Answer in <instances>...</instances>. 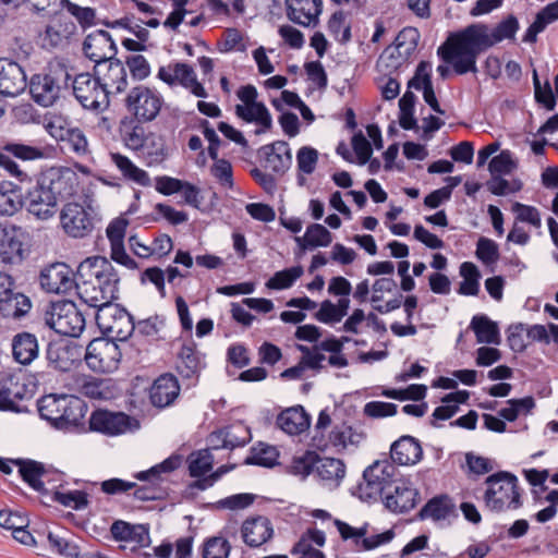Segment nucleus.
I'll return each mask as SVG.
<instances>
[{
	"instance_id": "nucleus-1",
	"label": "nucleus",
	"mask_w": 558,
	"mask_h": 558,
	"mask_svg": "<svg viewBox=\"0 0 558 558\" xmlns=\"http://www.w3.org/2000/svg\"><path fill=\"white\" fill-rule=\"evenodd\" d=\"M519 29L514 15H508L489 33V27L475 23L464 29L451 34L447 41L438 48V56L453 65L457 74L476 72L477 56L505 39H513Z\"/></svg>"
},
{
	"instance_id": "nucleus-2",
	"label": "nucleus",
	"mask_w": 558,
	"mask_h": 558,
	"mask_svg": "<svg viewBox=\"0 0 558 558\" xmlns=\"http://www.w3.org/2000/svg\"><path fill=\"white\" fill-rule=\"evenodd\" d=\"M77 177L65 167H50L35 175L25 190V208L38 220H48L58 211V204L76 192Z\"/></svg>"
},
{
	"instance_id": "nucleus-3",
	"label": "nucleus",
	"mask_w": 558,
	"mask_h": 558,
	"mask_svg": "<svg viewBox=\"0 0 558 558\" xmlns=\"http://www.w3.org/2000/svg\"><path fill=\"white\" fill-rule=\"evenodd\" d=\"M488 488L484 494L487 509L502 512L507 509L517 510L522 507L518 478L512 473L500 471L485 480Z\"/></svg>"
},
{
	"instance_id": "nucleus-4",
	"label": "nucleus",
	"mask_w": 558,
	"mask_h": 558,
	"mask_svg": "<svg viewBox=\"0 0 558 558\" xmlns=\"http://www.w3.org/2000/svg\"><path fill=\"white\" fill-rule=\"evenodd\" d=\"M83 401L69 395H47L37 401L41 418L57 428L76 426L83 417Z\"/></svg>"
},
{
	"instance_id": "nucleus-5",
	"label": "nucleus",
	"mask_w": 558,
	"mask_h": 558,
	"mask_svg": "<svg viewBox=\"0 0 558 558\" xmlns=\"http://www.w3.org/2000/svg\"><path fill=\"white\" fill-rule=\"evenodd\" d=\"M70 80L71 75L61 66L33 75L29 82L33 100L43 107L52 106L59 99L62 88L70 86Z\"/></svg>"
},
{
	"instance_id": "nucleus-6",
	"label": "nucleus",
	"mask_w": 558,
	"mask_h": 558,
	"mask_svg": "<svg viewBox=\"0 0 558 558\" xmlns=\"http://www.w3.org/2000/svg\"><path fill=\"white\" fill-rule=\"evenodd\" d=\"M331 424V418L326 410L320 411L318 420L314 427V435L312 437V446L317 450L324 451L329 445L344 449L348 445H359L364 435L353 430L351 426L341 425L335 426L329 433L328 438L325 436V430Z\"/></svg>"
},
{
	"instance_id": "nucleus-7",
	"label": "nucleus",
	"mask_w": 558,
	"mask_h": 558,
	"mask_svg": "<svg viewBox=\"0 0 558 558\" xmlns=\"http://www.w3.org/2000/svg\"><path fill=\"white\" fill-rule=\"evenodd\" d=\"M95 319L101 333L112 341H125L135 330L132 315L116 303L97 310Z\"/></svg>"
},
{
	"instance_id": "nucleus-8",
	"label": "nucleus",
	"mask_w": 558,
	"mask_h": 558,
	"mask_svg": "<svg viewBox=\"0 0 558 558\" xmlns=\"http://www.w3.org/2000/svg\"><path fill=\"white\" fill-rule=\"evenodd\" d=\"M45 319L57 333L68 337H78L85 327L83 313L74 302L68 300L52 303Z\"/></svg>"
},
{
	"instance_id": "nucleus-9",
	"label": "nucleus",
	"mask_w": 558,
	"mask_h": 558,
	"mask_svg": "<svg viewBox=\"0 0 558 558\" xmlns=\"http://www.w3.org/2000/svg\"><path fill=\"white\" fill-rule=\"evenodd\" d=\"M70 86L73 96L85 109L104 111L110 105L107 93L95 74L84 72L76 74L74 77L71 76Z\"/></svg>"
},
{
	"instance_id": "nucleus-10",
	"label": "nucleus",
	"mask_w": 558,
	"mask_h": 558,
	"mask_svg": "<svg viewBox=\"0 0 558 558\" xmlns=\"http://www.w3.org/2000/svg\"><path fill=\"white\" fill-rule=\"evenodd\" d=\"M163 99L160 94L144 85L133 87L126 98L125 107L138 123L150 122L157 118Z\"/></svg>"
},
{
	"instance_id": "nucleus-11",
	"label": "nucleus",
	"mask_w": 558,
	"mask_h": 558,
	"mask_svg": "<svg viewBox=\"0 0 558 558\" xmlns=\"http://www.w3.org/2000/svg\"><path fill=\"white\" fill-rule=\"evenodd\" d=\"M397 469L388 461H375L363 473L364 483L360 484L361 497H384L395 485Z\"/></svg>"
},
{
	"instance_id": "nucleus-12",
	"label": "nucleus",
	"mask_w": 558,
	"mask_h": 558,
	"mask_svg": "<svg viewBox=\"0 0 558 558\" xmlns=\"http://www.w3.org/2000/svg\"><path fill=\"white\" fill-rule=\"evenodd\" d=\"M121 355L116 341L96 338L86 348L85 362L94 372L111 373L118 368Z\"/></svg>"
},
{
	"instance_id": "nucleus-13",
	"label": "nucleus",
	"mask_w": 558,
	"mask_h": 558,
	"mask_svg": "<svg viewBox=\"0 0 558 558\" xmlns=\"http://www.w3.org/2000/svg\"><path fill=\"white\" fill-rule=\"evenodd\" d=\"M236 96L243 105L235 106V114L245 122H256L265 130L272 125L271 116L263 102L256 101L257 89L253 85L242 86Z\"/></svg>"
},
{
	"instance_id": "nucleus-14",
	"label": "nucleus",
	"mask_w": 558,
	"mask_h": 558,
	"mask_svg": "<svg viewBox=\"0 0 558 558\" xmlns=\"http://www.w3.org/2000/svg\"><path fill=\"white\" fill-rule=\"evenodd\" d=\"M32 307L29 299L16 290L14 279L0 271V313L7 318H20Z\"/></svg>"
},
{
	"instance_id": "nucleus-15",
	"label": "nucleus",
	"mask_w": 558,
	"mask_h": 558,
	"mask_svg": "<svg viewBox=\"0 0 558 558\" xmlns=\"http://www.w3.org/2000/svg\"><path fill=\"white\" fill-rule=\"evenodd\" d=\"M180 465V458L172 456L147 471L138 472L135 477L140 481H147L150 485H143L134 490V497L138 500H155L160 498L158 483L162 481V474L170 473Z\"/></svg>"
},
{
	"instance_id": "nucleus-16",
	"label": "nucleus",
	"mask_w": 558,
	"mask_h": 558,
	"mask_svg": "<svg viewBox=\"0 0 558 558\" xmlns=\"http://www.w3.org/2000/svg\"><path fill=\"white\" fill-rule=\"evenodd\" d=\"M60 222L64 232L75 239H82L94 230V217L81 204L68 203L60 213Z\"/></svg>"
},
{
	"instance_id": "nucleus-17",
	"label": "nucleus",
	"mask_w": 558,
	"mask_h": 558,
	"mask_svg": "<svg viewBox=\"0 0 558 558\" xmlns=\"http://www.w3.org/2000/svg\"><path fill=\"white\" fill-rule=\"evenodd\" d=\"M26 236L27 233L21 227H0V267L19 265L23 262Z\"/></svg>"
},
{
	"instance_id": "nucleus-18",
	"label": "nucleus",
	"mask_w": 558,
	"mask_h": 558,
	"mask_svg": "<svg viewBox=\"0 0 558 558\" xmlns=\"http://www.w3.org/2000/svg\"><path fill=\"white\" fill-rule=\"evenodd\" d=\"M94 74L97 75L102 88L110 95L125 92L128 87L126 68L119 59L114 58L108 62H100L94 65Z\"/></svg>"
},
{
	"instance_id": "nucleus-19",
	"label": "nucleus",
	"mask_w": 558,
	"mask_h": 558,
	"mask_svg": "<svg viewBox=\"0 0 558 558\" xmlns=\"http://www.w3.org/2000/svg\"><path fill=\"white\" fill-rule=\"evenodd\" d=\"M83 51L86 58L98 65L100 62L114 59L118 48L107 31L98 29L86 36L83 43Z\"/></svg>"
},
{
	"instance_id": "nucleus-20",
	"label": "nucleus",
	"mask_w": 558,
	"mask_h": 558,
	"mask_svg": "<svg viewBox=\"0 0 558 558\" xmlns=\"http://www.w3.org/2000/svg\"><path fill=\"white\" fill-rule=\"evenodd\" d=\"M40 286L49 293H66L75 286L74 272L64 263H53L41 270Z\"/></svg>"
},
{
	"instance_id": "nucleus-21",
	"label": "nucleus",
	"mask_w": 558,
	"mask_h": 558,
	"mask_svg": "<svg viewBox=\"0 0 558 558\" xmlns=\"http://www.w3.org/2000/svg\"><path fill=\"white\" fill-rule=\"evenodd\" d=\"M27 387L17 377L8 375L0 378V410L16 413L27 412L21 402L27 396Z\"/></svg>"
},
{
	"instance_id": "nucleus-22",
	"label": "nucleus",
	"mask_w": 558,
	"mask_h": 558,
	"mask_svg": "<svg viewBox=\"0 0 558 558\" xmlns=\"http://www.w3.org/2000/svg\"><path fill=\"white\" fill-rule=\"evenodd\" d=\"M26 86L24 69L15 61L0 59V95L16 97L25 90Z\"/></svg>"
},
{
	"instance_id": "nucleus-23",
	"label": "nucleus",
	"mask_w": 558,
	"mask_h": 558,
	"mask_svg": "<svg viewBox=\"0 0 558 558\" xmlns=\"http://www.w3.org/2000/svg\"><path fill=\"white\" fill-rule=\"evenodd\" d=\"M288 19L304 27H315L323 10L322 0H286Z\"/></svg>"
},
{
	"instance_id": "nucleus-24",
	"label": "nucleus",
	"mask_w": 558,
	"mask_h": 558,
	"mask_svg": "<svg viewBox=\"0 0 558 558\" xmlns=\"http://www.w3.org/2000/svg\"><path fill=\"white\" fill-rule=\"evenodd\" d=\"M89 426L96 432L108 435H118L125 433L131 428V417L122 412L98 410L92 414Z\"/></svg>"
},
{
	"instance_id": "nucleus-25",
	"label": "nucleus",
	"mask_w": 558,
	"mask_h": 558,
	"mask_svg": "<svg viewBox=\"0 0 558 558\" xmlns=\"http://www.w3.org/2000/svg\"><path fill=\"white\" fill-rule=\"evenodd\" d=\"M274 535L270 520L264 515L247 518L241 526V536L248 547H260Z\"/></svg>"
},
{
	"instance_id": "nucleus-26",
	"label": "nucleus",
	"mask_w": 558,
	"mask_h": 558,
	"mask_svg": "<svg viewBox=\"0 0 558 558\" xmlns=\"http://www.w3.org/2000/svg\"><path fill=\"white\" fill-rule=\"evenodd\" d=\"M180 385L172 374L160 375L149 389V399L154 407L163 409L179 397Z\"/></svg>"
},
{
	"instance_id": "nucleus-27",
	"label": "nucleus",
	"mask_w": 558,
	"mask_h": 558,
	"mask_svg": "<svg viewBox=\"0 0 558 558\" xmlns=\"http://www.w3.org/2000/svg\"><path fill=\"white\" fill-rule=\"evenodd\" d=\"M259 154L265 159L264 167L275 173L283 174L292 163L291 149L284 141L263 146Z\"/></svg>"
},
{
	"instance_id": "nucleus-28",
	"label": "nucleus",
	"mask_w": 558,
	"mask_h": 558,
	"mask_svg": "<svg viewBox=\"0 0 558 558\" xmlns=\"http://www.w3.org/2000/svg\"><path fill=\"white\" fill-rule=\"evenodd\" d=\"M390 456L399 465H414L422 460L423 449L416 438L407 435L391 445Z\"/></svg>"
},
{
	"instance_id": "nucleus-29",
	"label": "nucleus",
	"mask_w": 558,
	"mask_h": 558,
	"mask_svg": "<svg viewBox=\"0 0 558 558\" xmlns=\"http://www.w3.org/2000/svg\"><path fill=\"white\" fill-rule=\"evenodd\" d=\"M417 492L402 481H397L383 497L385 506L393 512H407L415 507Z\"/></svg>"
},
{
	"instance_id": "nucleus-30",
	"label": "nucleus",
	"mask_w": 558,
	"mask_h": 558,
	"mask_svg": "<svg viewBox=\"0 0 558 558\" xmlns=\"http://www.w3.org/2000/svg\"><path fill=\"white\" fill-rule=\"evenodd\" d=\"M203 367L204 363L196 349V343L193 341L183 343L177 354L175 368L178 373L183 378H197Z\"/></svg>"
},
{
	"instance_id": "nucleus-31",
	"label": "nucleus",
	"mask_w": 558,
	"mask_h": 558,
	"mask_svg": "<svg viewBox=\"0 0 558 558\" xmlns=\"http://www.w3.org/2000/svg\"><path fill=\"white\" fill-rule=\"evenodd\" d=\"M112 537L118 542H131L138 547H146L150 543L149 530L144 524H131L117 520L110 527Z\"/></svg>"
},
{
	"instance_id": "nucleus-32",
	"label": "nucleus",
	"mask_w": 558,
	"mask_h": 558,
	"mask_svg": "<svg viewBox=\"0 0 558 558\" xmlns=\"http://www.w3.org/2000/svg\"><path fill=\"white\" fill-rule=\"evenodd\" d=\"M25 207L22 186L11 182H0V216L11 217Z\"/></svg>"
},
{
	"instance_id": "nucleus-33",
	"label": "nucleus",
	"mask_w": 558,
	"mask_h": 558,
	"mask_svg": "<svg viewBox=\"0 0 558 558\" xmlns=\"http://www.w3.org/2000/svg\"><path fill=\"white\" fill-rule=\"evenodd\" d=\"M277 425L289 435H300L311 425V416L302 405L283 410L277 417Z\"/></svg>"
},
{
	"instance_id": "nucleus-34",
	"label": "nucleus",
	"mask_w": 558,
	"mask_h": 558,
	"mask_svg": "<svg viewBox=\"0 0 558 558\" xmlns=\"http://www.w3.org/2000/svg\"><path fill=\"white\" fill-rule=\"evenodd\" d=\"M13 359L22 364H31L39 353L38 340L34 333L23 331L16 333L12 339Z\"/></svg>"
},
{
	"instance_id": "nucleus-35",
	"label": "nucleus",
	"mask_w": 558,
	"mask_h": 558,
	"mask_svg": "<svg viewBox=\"0 0 558 558\" xmlns=\"http://www.w3.org/2000/svg\"><path fill=\"white\" fill-rule=\"evenodd\" d=\"M80 299L92 307L99 310L102 306L112 304V301L118 299V294L112 293L109 284L102 288H96L93 282L77 283L75 288Z\"/></svg>"
},
{
	"instance_id": "nucleus-36",
	"label": "nucleus",
	"mask_w": 558,
	"mask_h": 558,
	"mask_svg": "<svg viewBox=\"0 0 558 558\" xmlns=\"http://www.w3.org/2000/svg\"><path fill=\"white\" fill-rule=\"evenodd\" d=\"M12 463L19 466L20 475L32 488L43 495L48 493L41 481V477L47 474L43 463L29 459H16Z\"/></svg>"
},
{
	"instance_id": "nucleus-37",
	"label": "nucleus",
	"mask_w": 558,
	"mask_h": 558,
	"mask_svg": "<svg viewBox=\"0 0 558 558\" xmlns=\"http://www.w3.org/2000/svg\"><path fill=\"white\" fill-rule=\"evenodd\" d=\"M2 150L22 161H35L46 159L49 156L48 147L41 144H25L21 142H8Z\"/></svg>"
},
{
	"instance_id": "nucleus-38",
	"label": "nucleus",
	"mask_w": 558,
	"mask_h": 558,
	"mask_svg": "<svg viewBox=\"0 0 558 558\" xmlns=\"http://www.w3.org/2000/svg\"><path fill=\"white\" fill-rule=\"evenodd\" d=\"M109 265H111V263L101 256H93L86 258L78 265L77 270L74 274V288L77 287V283L93 282L98 274H102L106 271V269H109Z\"/></svg>"
},
{
	"instance_id": "nucleus-39",
	"label": "nucleus",
	"mask_w": 558,
	"mask_h": 558,
	"mask_svg": "<svg viewBox=\"0 0 558 558\" xmlns=\"http://www.w3.org/2000/svg\"><path fill=\"white\" fill-rule=\"evenodd\" d=\"M110 158L126 180L133 181L142 186H150L151 181L148 173L136 167L126 156L112 153L110 154Z\"/></svg>"
},
{
	"instance_id": "nucleus-40",
	"label": "nucleus",
	"mask_w": 558,
	"mask_h": 558,
	"mask_svg": "<svg viewBox=\"0 0 558 558\" xmlns=\"http://www.w3.org/2000/svg\"><path fill=\"white\" fill-rule=\"evenodd\" d=\"M471 328L475 332L478 343H500L498 325L485 315H476L472 318Z\"/></svg>"
},
{
	"instance_id": "nucleus-41",
	"label": "nucleus",
	"mask_w": 558,
	"mask_h": 558,
	"mask_svg": "<svg viewBox=\"0 0 558 558\" xmlns=\"http://www.w3.org/2000/svg\"><path fill=\"white\" fill-rule=\"evenodd\" d=\"M296 243L303 250L328 246L332 241L331 233L319 223H312L307 227L303 236L295 238Z\"/></svg>"
},
{
	"instance_id": "nucleus-42",
	"label": "nucleus",
	"mask_w": 558,
	"mask_h": 558,
	"mask_svg": "<svg viewBox=\"0 0 558 558\" xmlns=\"http://www.w3.org/2000/svg\"><path fill=\"white\" fill-rule=\"evenodd\" d=\"M141 156L147 166L160 165L168 157L166 143L162 137L149 135L144 146L140 149Z\"/></svg>"
},
{
	"instance_id": "nucleus-43",
	"label": "nucleus",
	"mask_w": 558,
	"mask_h": 558,
	"mask_svg": "<svg viewBox=\"0 0 558 558\" xmlns=\"http://www.w3.org/2000/svg\"><path fill=\"white\" fill-rule=\"evenodd\" d=\"M279 452L276 447L258 444L252 447L251 453L244 459L243 464L272 468L277 463Z\"/></svg>"
},
{
	"instance_id": "nucleus-44",
	"label": "nucleus",
	"mask_w": 558,
	"mask_h": 558,
	"mask_svg": "<svg viewBox=\"0 0 558 558\" xmlns=\"http://www.w3.org/2000/svg\"><path fill=\"white\" fill-rule=\"evenodd\" d=\"M54 137L64 142L69 149L77 156H84L88 153V143L85 134L78 128L60 129L59 134L51 133Z\"/></svg>"
},
{
	"instance_id": "nucleus-45",
	"label": "nucleus",
	"mask_w": 558,
	"mask_h": 558,
	"mask_svg": "<svg viewBox=\"0 0 558 558\" xmlns=\"http://www.w3.org/2000/svg\"><path fill=\"white\" fill-rule=\"evenodd\" d=\"M315 470L318 477L323 481H339L345 474L344 463L335 458H319L317 456Z\"/></svg>"
},
{
	"instance_id": "nucleus-46",
	"label": "nucleus",
	"mask_w": 558,
	"mask_h": 558,
	"mask_svg": "<svg viewBox=\"0 0 558 558\" xmlns=\"http://www.w3.org/2000/svg\"><path fill=\"white\" fill-rule=\"evenodd\" d=\"M460 275L463 281L460 283L459 293L463 295H477L480 292L481 272L471 262H464L460 266Z\"/></svg>"
},
{
	"instance_id": "nucleus-47",
	"label": "nucleus",
	"mask_w": 558,
	"mask_h": 558,
	"mask_svg": "<svg viewBox=\"0 0 558 558\" xmlns=\"http://www.w3.org/2000/svg\"><path fill=\"white\" fill-rule=\"evenodd\" d=\"M453 506L447 496L430 499L418 512L421 519L433 518L434 520L446 519L452 511Z\"/></svg>"
},
{
	"instance_id": "nucleus-48",
	"label": "nucleus",
	"mask_w": 558,
	"mask_h": 558,
	"mask_svg": "<svg viewBox=\"0 0 558 558\" xmlns=\"http://www.w3.org/2000/svg\"><path fill=\"white\" fill-rule=\"evenodd\" d=\"M220 435L223 437L225 448L230 450L243 447L251 440L250 429L242 424L220 429Z\"/></svg>"
},
{
	"instance_id": "nucleus-49",
	"label": "nucleus",
	"mask_w": 558,
	"mask_h": 558,
	"mask_svg": "<svg viewBox=\"0 0 558 558\" xmlns=\"http://www.w3.org/2000/svg\"><path fill=\"white\" fill-rule=\"evenodd\" d=\"M303 275L301 266L277 271L266 283V287L275 290L290 288Z\"/></svg>"
},
{
	"instance_id": "nucleus-50",
	"label": "nucleus",
	"mask_w": 558,
	"mask_h": 558,
	"mask_svg": "<svg viewBox=\"0 0 558 558\" xmlns=\"http://www.w3.org/2000/svg\"><path fill=\"white\" fill-rule=\"evenodd\" d=\"M328 31L341 44L351 40V26L345 24V13L341 10L332 13L328 21Z\"/></svg>"
},
{
	"instance_id": "nucleus-51",
	"label": "nucleus",
	"mask_w": 558,
	"mask_h": 558,
	"mask_svg": "<svg viewBox=\"0 0 558 558\" xmlns=\"http://www.w3.org/2000/svg\"><path fill=\"white\" fill-rule=\"evenodd\" d=\"M51 500L74 510H82L88 505L87 494L82 490H70L66 493L56 490L51 496Z\"/></svg>"
},
{
	"instance_id": "nucleus-52",
	"label": "nucleus",
	"mask_w": 558,
	"mask_h": 558,
	"mask_svg": "<svg viewBox=\"0 0 558 558\" xmlns=\"http://www.w3.org/2000/svg\"><path fill=\"white\" fill-rule=\"evenodd\" d=\"M427 388L425 385H410L404 389H385L383 391V396L396 400H413L420 401L423 400L426 396Z\"/></svg>"
},
{
	"instance_id": "nucleus-53",
	"label": "nucleus",
	"mask_w": 558,
	"mask_h": 558,
	"mask_svg": "<svg viewBox=\"0 0 558 558\" xmlns=\"http://www.w3.org/2000/svg\"><path fill=\"white\" fill-rule=\"evenodd\" d=\"M58 7L66 9V11L77 20L83 28L89 27L94 24L96 12L92 8L80 7L70 0H61Z\"/></svg>"
},
{
	"instance_id": "nucleus-54",
	"label": "nucleus",
	"mask_w": 558,
	"mask_h": 558,
	"mask_svg": "<svg viewBox=\"0 0 558 558\" xmlns=\"http://www.w3.org/2000/svg\"><path fill=\"white\" fill-rule=\"evenodd\" d=\"M317 456L318 454L314 451H306L300 457H294L289 466V472L294 475L306 477L314 471L317 463Z\"/></svg>"
},
{
	"instance_id": "nucleus-55",
	"label": "nucleus",
	"mask_w": 558,
	"mask_h": 558,
	"mask_svg": "<svg viewBox=\"0 0 558 558\" xmlns=\"http://www.w3.org/2000/svg\"><path fill=\"white\" fill-rule=\"evenodd\" d=\"M47 539L50 547L59 555L68 558L80 557V548L74 542L59 536L52 532L48 533Z\"/></svg>"
},
{
	"instance_id": "nucleus-56",
	"label": "nucleus",
	"mask_w": 558,
	"mask_h": 558,
	"mask_svg": "<svg viewBox=\"0 0 558 558\" xmlns=\"http://www.w3.org/2000/svg\"><path fill=\"white\" fill-rule=\"evenodd\" d=\"M475 255L485 265L495 264L499 259L498 245L493 240L481 236L476 243Z\"/></svg>"
},
{
	"instance_id": "nucleus-57",
	"label": "nucleus",
	"mask_w": 558,
	"mask_h": 558,
	"mask_svg": "<svg viewBox=\"0 0 558 558\" xmlns=\"http://www.w3.org/2000/svg\"><path fill=\"white\" fill-rule=\"evenodd\" d=\"M214 458L209 450H202L195 457L192 454L189 461L191 476L201 477L213 468Z\"/></svg>"
},
{
	"instance_id": "nucleus-58",
	"label": "nucleus",
	"mask_w": 558,
	"mask_h": 558,
	"mask_svg": "<svg viewBox=\"0 0 558 558\" xmlns=\"http://www.w3.org/2000/svg\"><path fill=\"white\" fill-rule=\"evenodd\" d=\"M230 544L222 537H211L204 543L203 558H228Z\"/></svg>"
},
{
	"instance_id": "nucleus-59",
	"label": "nucleus",
	"mask_w": 558,
	"mask_h": 558,
	"mask_svg": "<svg viewBox=\"0 0 558 558\" xmlns=\"http://www.w3.org/2000/svg\"><path fill=\"white\" fill-rule=\"evenodd\" d=\"M420 40V33L415 27H404L399 32L395 39L396 49L404 48V53L409 54L416 49Z\"/></svg>"
},
{
	"instance_id": "nucleus-60",
	"label": "nucleus",
	"mask_w": 558,
	"mask_h": 558,
	"mask_svg": "<svg viewBox=\"0 0 558 558\" xmlns=\"http://www.w3.org/2000/svg\"><path fill=\"white\" fill-rule=\"evenodd\" d=\"M515 167L517 165L509 150H502L498 156L493 157L488 165L492 175L509 174Z\"/></svg>"
},
{
	"instance_id": "nucleus-61",
	"label": "nucleus",
	"mask_w": 558,
	"mask_h": 558,
	"mask_svg": "<svg viewBox=\"0 0 558 558\" xmlns=\"http://www.w3.org/2000/svg\"><path fill=\"white\" fill-rule=\"evenodd\" d=\"M512 210L517 214V221L527 222L535 228L541 227L542 220L537 208L515 202Z\"/></svg>"
},
{
	"instance_id": "nucleus-62",
	"label": "nucleus",
	"mask_w": 558,
	"mask_h": 558,
	"mask_svg": "<svg viewBox=\"0 0 558 558\" xmlns=\"http://www.w3.org/2000/svg\"><path fill=\"white\" fill-rule=\"evenodd\" d=\"M125 63L134 80L143 81L150 74V66L147 60L142 54L129 56Z\"/></svg>"
},
{
	"instance_id": "nucleus-63",
	"label": "nucleus",
	"mask_w": 558,
	"mask_h": 558,
	"mask_svg": "<svg viewBox=\"0 0 558 558\" xmlns=\"http://www.w3.org/2000/svg\"><path fill=\"white\" fill-rule=\"evenodd\" d=\"M296 159L299 170L306 174H311L315 170L318 160V153L312 147L304 146L298 151Z\"/></svg>"
},
{
	"instance_id": "nucleus-64",
	"label": "nucleus",
	"mask_w": 558,
	"mask_h": 558,
	"mask_svg": "<svg viewBox=\"0 0 558 558\" xmlns=\"http://www.w3.org/2000/svg\"><path fill=\"white\" fill-rule=\"evenodd\" d=\"M216 162L211 167V174L219 181V183L227 187H233V178H232V166L226 159L215 160Z\"/></svg>"
}]
</instances>
